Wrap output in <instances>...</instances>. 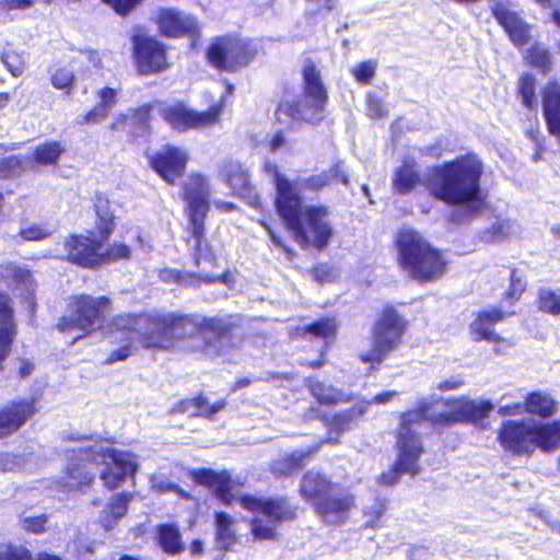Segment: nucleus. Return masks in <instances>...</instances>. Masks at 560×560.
<instances>
[{"label":"nucleus","instance_id":"1","mask_svg":"<svg viewBox=\"0 0 560 560\" xmlns=\"http://www.w3.org/2000/svg\"><path fill=\"white\" fill-rule=\"evenodd\" d=\"M448 408L445 412L429 415L430 404L421 400L416 407L399 413V423L395 434L397 456L389 468L380 474L377 482L394 486L401 475L416 476L421 471L419 460L424 453L420 433L415 425L429 422L434 429L452 427L456 423H470L481 429L487 427V419L494 406L490 400L476 401L466 396L451 397L443 400Z\"/></svg>","mask_w":560,"mask_h":560},{"label":"nucleus","instance_id":"2","mask_svg":"<svg viewBox=\"0 0 560 560\" xmlns=\"http://www.w3.org/2000/svg\"><path fill=\"white\" fill-rule=\"evenodd\" d=\"M482 174V162L474 154H464L430 167L424 184L434 198L464 206L452 210L447 218L460 225L477 218L487 206L480 185Z\"/></svg>","mask_w":560,"mask_h":560},{"label":"nucleus","instance_id":"3","mask_svg":"<svg viewBox=\"0 0 560 560\" xmlns=\"http://www.w3.org/2000/svg\"><path fill=\"white\" fill-rule=\"evenodd\" d=\"M170 315H120L108 325L107 339L113 350L106 358V364L124 361L133 355L137 346L144 348H168L172 346L170 336Z\"/></svg>","mask_w":560,"mask_h":560},{"label":"nucleus","instance_id":"4","mask_svg":"<svg viewBox=\"0 0 560 560\" xmlns=\"http://www.w3.org/2000/svg\"><path fill=\"white\" fill-rule=\"evenodd\" d=\"M296 189L285 186L282 176V221L293 240L303 248H327L335 234L326 205H302Z\"/></svg>","mask_w":560,"mask_h":560},{"label":"nucleus","instance_id":"5","mask_svg":"<svg viewBox=\"0 0 560 560\" xmlns=\"http://www.w3.org/2000/svg\"><path fill=\"white\" fill-rule=\"evenodd\" d=\"M394 246L399 269L418 284L436 282L448 271L450 260L444 250L412 229L399 231Z\"/></svg>","mask_w":560,"mask_h":560},{"label":"nucleus","instance_id":"6","mask_svg":"<svg viewBox=\"0 0 560 560\" xmlns=\"http://www.w3.org/2000/svg\"><path fill=\"white\" fill-rule=\"evenodd\" d=\"M298 491L318 518L325 523L347 522L357 506L354 493L334 481L323 470H305L300 478Z\"/></svg>","mask_w":560,"mask_h":560},{"label":"nucleus","instance_id":"7","mask_svg":"<svg viewBox=\"0 0 560 560\" xmlns=\"http://www.w3.org/2000/svg\"><path fill=\"white\" fill-rule=\"evenodd\" d=\"M409 326V320L396 304L385 303L382 306L371 327L370 348L358 357L360 362L369 365L368 373L378 371L390 353L400 347Z\"/></svg>","mask_w":560,"mask_h":560},{"label":"nucleus","instance_id":"8","mask_svg":"<svg viewBox=\"0 0 560 560\" xmlns=\"http://www.w3.org/2000/svg\"><path fill=\"white\" fill-rule=\"evenodd\" d=\"M170 336L172 346L175 341L189 339L186 349L200 351L208 357H217L226 350L231 341V331L228 323L220 318H205L197 323L186 315H172Z\"/></svg>","mask_w":560,"mask_h":560},{"label":"nucleus","instance_id":"9","mask_svg":"<svg viewBox=\"0 0 560 560\" xmlns=\"http://www.w3.org/2000/svg\"><path fill=\"white\" fill-rule=\"evenodd\" d=\"M211 187L207 178L200 174H192L184 185V198L187 202L189 218L188 244L192 249L195 264L200 267L215 266V258L208 246L205 235V218L209 211Z\"/></svg>","mask_w":560,"mask_h":560},{"label":"nucleus","instance_id":"10","mask_svg":"<svg viewBox=\"0 0 560 560\" xmlns=\"http://www.w3.org/2000/svg\"><path fill=\"white\" fill-rule=\"evenodd\" d=\"M109 305L110 301L106 296H72L68 303L70 313L59 319L57 328L66 335L75 332L70 340L72 345L100 327L103 314L108 311Z\"/></svg>","mask_w":560,"mask_h":560},{"label":"nucleus","instance_id":"11","mask_svg":"<svg viewBox=\"0 0 560 560\" xmlns=\"http://www.w3.org/2000/svg\"><path fill=\"white\" fill-rule=\"evenodd\" d=\"M302 95L304 102L295 100L288 104L285 113L294 119L318 122L328 103V92L322 81L320 71L312 59H306L302 68Z\"/></svg>","mask_w":560,"mask_h":560},{"label":"nucleus","instance_id":"12","mask_svg":"<svg viewBox=\"0 0 560 560\" xmlns=\"http://www.w3.org/2000/svg\"><path fill=\"white\" fill-rule=\"evenodd\" d=\"M225 104L221 100L206 112H197L184 103L163 106L160 109L162 118L175 130L201 129L220 122Z\"/></svg>","mask_w":560,"mask_h":560},{"label":"nucleus","instance_id":"13","mask_svg":"<svg viewBox=\"0 0 560 560\" xmlns=\"http://www.w3.org/2000/svg\"><path fill=\"white\" fill-rule=\"evenodd\" d=\"M94 445L79 446L68 451L70 463L66 467L63 475L52 481L51 489L68 493L80 490L89 486L94 478V474L88 469L89 460L96 462Z\"/></svg>","mask_w":560,"mask_h":560},{"label":"nucleus","instance_id":"14","mask_svg":"<svg viewBox=\"0 0 560 560\" xmlns=\"http://www.w3.org/2000/svg\"><path fill=\"white\" fill-rule=\"evenodd\" d=\"M255 50L244 39L222 37L207 50L208 61L217 69L236 71L246 67L254 58Z\"/></svg>","mask_w":560,"mask_h":560},{"label":"nucleus","instance_id":"15","mask_svg":"<svg viewBox=\"0 0 560 560\" xmlns=\"http://www.w3.org/2000/svg\"><path fill=\"white\" fill-rule=\"evenodd\" d=\"M238 502L254 516L252 520L253 535L259 539L272 538L279 524V503L265 497L249 494L240 497Z\"/></svg>","mask_w":560,"mask_h":560},{"label":"nucleus","instance_id":"16","mask_svg":"<svg viewBox=\"0 0 560 560\" xmlns=\"http://www.w3.org/2000/svg\"><path fill=\"white\" fill-rule=\"evenodd\" d=\"M532 421L525 419L503 420L497 430V442L505 454L529 457L534 454Z\"/></svg>","mask_w":560,"mask_h":560},{"label":"nucleus","instance_id":"17","mask_svg":"<svg viewBox=\"0 0 560 560\" xmlns=\"http://www.w3.org/2000/svg\"><path fill=\"white\" fill-rule=\"evenodd\" d=\"M95 457H102L105 467L100 472L104 486L108 489L117 488L128 475H135L138 462L133 454L95 444Z\"/></svg>","mask_w":560,"mask_h":560},{"label":"nucleus","instance_id":"18","mask_svg":"<svg viewBox=\"0 0 560 560\" xmlns=\"http://www.w3.org/2000/svg\"><path fill=\"white\" fill-rule=\"evenodd\" d=\"M490 11L515 47L522 48L530 43L532 25L514 9L510 0H494Z\"/></svg>","mask_w":560,"mask_h":560},{"label":"nucleus","instance_id":"19","mask_svg":"<svg viewBox=\"0 0 560 560\" xmlns=\"http://www.w3.org/2000/svg\"><path fill=\"white\" fill-rule=\"evenodd\" d=\"M188 159L185 149L165 145L150 158V165L165 182L174 184L183 176Z\"/></svg>","mask_w":560,"mask_h":560},{"label":"nucleus","instance_id":"20","mask_svg":"<svg viewBox=\"0 0 560 560\" xmlns=\"http://www.w3.org/2000/svg\"><path fill=\"white\" fill-rule=\"evenodd\" d=\"M220 177L230 186L232 192L244 198L248 205L261 208V202L255 189L250 186L247 170L236 161H228L220 167Z\"/></svg>","mask_w":560,"mask_h":560},{"label":"nucleus","instance_id":"21","mask_svg":"<svg viewBox=\"0 0 560 560\" xmlns=\"http://www.w3.org/2000/svg\"><path fill=\"white\" fill-rule=\"evenodd\" d=\"M514 314L515 312L503 311L500 307L478 311L469 325L471 339L476 342L483 340L493 343L504 342V338L497 334L493 327Z\"/></svg>","mask_w":560,"mask_h":560},{"label":"nucleus","instance_id":"22","mask_svg":"<svg viewBox=\"0 0 560 560\" xmlns=\"http://www.w3.org/2000/svg\"><path fill=\"white\" fill-rule=\"evenodd\" d=\"M65 248L68 259L83 267H95L103 257V244L85 236H71L67 240Z\"/></svg>","mask_w":560,"mask_h":560},{"label":"nucleus","instance_id":"23","mask_svg":"<svg viewBox=\"0 0 560 560\" xmlns=\"http://www.w3.org/2000/svg\"><path fill=\"white\" fill-rule=\"evenodd\" d=\"M156 21L161 33L168 37L194 36L199 31L194 16L175 9H160Z\"/></svg>","mask_w":560,"mask_h":560},{"label":"nucleus","instance_id":"24","mask_svg":"<svg viewBox=\"0 0 560 560\" xmlns=\"http://www.w3.org/2000/svg\"><path fill=\"white\" fill-rule=\"evenodd\" d=\"M364 413V408L350 407L349 409L342 410L335 415H328L326 412H317L316 418L323 422L328 432V438L320 440L319 442L338 444L340 442L339 436L351 429V425Z\"/></svg>","mask_w":560,"mask_h":560},{"label":"nucleus","instance_id":"25","mask_svg":"<svg viewBox=\"0 0 560 560\" xmlns=\"http://www.w3.org/2000/svg\"><path fill=\"white\" fill-rule=\"evenodd\" d=\"M136 60L142 74L160 72L166 68L165 49L161 43L152 38L137 43Z\"/></svg>","mask_w":560,"mask_h":560},{"label":"nucleus","instance_id":"26","mask_svg":"<svg viewBox=\"0 0 560 560\" xmlns=\"http://www.w3.org/2000/svg\"><path fill=\"white\" fill-rule=\"evenodd\" d=\"M0 279L8 288L15 290L21 298L34 306L35 281L30 270L12 262L0 265Z\"/></svg>","mask_w":560,"mask_h":560},{"label":"nucleus","instance_id":"27","mask_svg":"<svg viewBox=\"0 0 560 560\" xmlns=\"http://www.w3.org/2000/svg\"><path fill=\"white\" fill-rule=\"evenodd\" d=\"M16 332L12 300L8 294L0 293V370L11 353Z\"/></svg>","mask_w":560,"mask_h":560},{"label":"nucleus","instance_id":"28","mask_svg":"<svg viewBox=\"0 0 560 560\" xmlns=\"http://www.w3.org/2000/svg\"><path fill=\"white\" fill-rule=\"evenodd\" d=\"M542 114L550 135L560 139V83L549 80L541 90Z\"/></svg>","mask_w":560,"mask_h":560},{"label":"nucleus","instance_id":"29","mask_svg":"<svg viewBox=\"0 0 560 560\" xmlns=\"http://www.w3.org/2000/svg\"><path fill=\"white\" fill-rule=\"evenodd\" d=\"M194 479L214 490L218 499L224 504H231L235 497L232 493L235 482L228 471L217 472L211 469H201L194 472Z\"/></svg>","mask_w":560,"mask_h":560},{"label":"nucleus","instance_id":"30","mask_svg":"<svg viewBox=\"0 0 560 560\" xmlns=\"http://www.w3.org/2000/svg\"><path fill=\"white\" fill-rule=\"evenodd\" d=\"M35 399H23L0 410V436L18 430L35 412Z\"/></svg>","mask_w":560,"mask_h":560},{"label":"nucleus","instance_id":"31","mask_svg":"<svg viewBox=\"0 0 560 560\" xmlns=\"http://www.w3.org/2000/svg\"><path fill=\"white\" fill-rule=\"evenodd\" d=\"M534 452L539 448L551 453L560 447V419L552 421H532Z\"/></svg>","mask_w":560,"mask_h":560},{"label":"nucleus","instance_id":"32","mask_svg":"<svg viewBox=\"0 0 560 560\" xmlns=\"http://www.w3.org/2000/svg\"><path fill=\"white\" fill-rule=\"evenodd\" d=\"M337 327L334 317L322 316L310 324L291 328L288 335L291 339L306 338L310 335L316 339L331 340L337 335Z\"/></svg>","mask_w":560,"mask_h":560},{"label":"nucleus","instance_id":"33","mask_svg":"<svg viewBox=\"0 0 560 560\" xmlns=\"http://www.w3.org/2000/svg\"><path fill=\"white\" fill-rule=\"evenodd\" d=\"M422 183L417 163L413 160H404L394 172L392 187L395 192L407 195L412 192Z\"/></svg>","mask_w":560,"mask_h":560},{"label":"nucleus","instance_id":"34","mask_svg":"<svg viewBox=\"0 0 560 560\" xmlns=\"http://www.w3.org/2000/svg\"><path fill=\"white\" fill-rule=\"evenodd\" d=\"M526 415L539 418L549 419L558 411L557 400L547 392L535 389L528 392L524 396Z\"/></svg>","mask_w":560,"mask_h":560},{"label":"nucleus","instance_id":"35","mask_svg":"<svg viewBox=\"0 0 560 560\" xmlns=\"http://www.w3.org/2000/svg\"><path fill=\"white\" fill-rule=\"evenodd\" d=\"M215 547L220 550H228L237 540L235 530V518L225 512H217L214 515Z\"/></svg>","mask_w":560,"mask_h":560},{"label":"nucleus","instance_id":"36","mask_svg":"<svg viewBox=\"0 0 560 560\" xmlns=\"http://www.w3.org/2000/svg\"><path fill=\"white\" fill-rule=\"evenodd\" d=\"M133 499L132 493H119L112 498L106 504L101 516V523L106 530L114 527L127 512L129 502Z\"/></svg>","mask_w":560,"mask_h":560},{"label":"nucleus","instance_id":"37","mask_svg":"<svg viewBox=\"0 0 560 560\" xmlns=\"http://www.w3.org/2000/svg\"><path fill=\"white\" fill-rule=\"evenodd\" d=\"M159 277L163 282L166 283H176L182 287L194 288L199 287L201 284V281L212 280V278L209 277V273L203 270H200L198 273H196L168 268L161 269L159 272Z\"/></svg>","mask_w":560,"mask_h":560},{"label":"nucleus","instance_id":"38","mask_svg":"<svg viewBox=\"0 0 560 560\" xmlns=\"http://www.w3.org/2000/svg\"><path fill=\"white\" fill-rule=\"evenodd\" d=\"M96 228L103 238H107L115 229V215L108 199L96 196L95 200Z\"/></svg>","mask_w":560,"mask_h":560},{"label":"nucleus","instance_id":"39","mask_svg":"<svg viewBox=\"0 0 560 560\" xmlns=\"http://www.w3.org/2000/svg\"><path fill=\"white\" fill-rule=\"evenodd\" d=\"M65 153V148L57 141H48L36 147L32 153V159L39 165H56L60 156Z\"/></svg>","mask_w":560,"mask_h":560},{"label":"nucleus","instance_id":"40","mask_svg":"<svg viewBox=\"0 0 560 560\" xmlns=\"http://www.w3.org/2000/svg\"><path fill=\"white\" fill-rule=\"evenodd\" d=\"M525 60L528 66L537 69L544 74L549 73L552 69V58L550 52L538 43L533 44L526 50Z\"/></svg>","mask_w":560,"mask_h":560},{"label":"nucleus","instance_id":"41","mask_svg":"<svg viewBox=\"0 0 560 560\" xmlns=\"http://www.w3.org/2000/svg\"><path fill=\"white\" fill-rule=\"evenodd\" d=\"M322 445L323 442H318L306 448L295 450L292 453H290L283 459L287 472L291 474L304 468L310 463V460L317 454Z\"/></svg>","mask_w":560,"mask_h":560},{"label":"nucleus","instance_id":"42","mask_svg":"<svg viewBox=\"0 0 560 560\" xmlns=\"http://www.w3.org/2000/svg\"><path fill=\"white\" fill-rule=\"evenodd\" d=\"M527 289V283L523 275L515 267L510 269L509 287L502 294V300L509 305L516 304Z\"/></svg>","mask_w":560,"mask_h":560},{"label":"nucleus","instance_id":"43","mask_svg":"<svg viewBox=\"0 0 560 560\" xmlns=\"http://www.w3.org/2000/svg\"><path fill=\"white\" fill-rule=\"evenodd\" d=\"M536 308L544 314L560 315V293L550 288H539L537 290Z\"/></svg>","mask_w":560,"mask_h":560},{"label":"nucleus","instance_id":"44","mask_svg":"<svg viewBox=\"0 0 560 560\" xmlns=\"http://www.w3.org/2000/svg\"><path fill=\"white\" fill-rule=\"evenodd\" d=\"M159 541L162 549L171 555H177L184 550L180 534L174 525H162L159 528Z\"/></svg>","mask_w":560,"mask_h":560},{"label":"nucleus","instance_id":"45","mask_svg":"<svg viewBox=\"0 0 560 560\" xmlns=\"http://www.w3.org/2000/svg\"><path fill=\"white\" fill-rule=\"evenodd\" d=\"M285 186L290 187L291 189L295 188L296 195L302 200V205H304L303 200V191L305 189H311L314 191L323 189L325 186L329 185V178L326 177V174L323 173L320 175H313L304 179H294L289 180L284 177Z\"/></svg>","mask_w":560,"mask_h":560},{"label":"nucleus","instance_id":"46","mask_svg":"<svg viewBox=\"0 0 560 560\" xmlns=\"http://www.w3.org/2000/svg\"><path fill=\"white\" fill-rule=\"evenodd\" d=\"M517 96L524 107L534 109L536 107V81L529 73H524L518 79Z\"/></svg>","mask_w":560,"mask_h":560},{"label":"nucleus","instance_id":"47","mask_svg":"<svg viewBox=\"0 0 560 560\" xmlns=\"http://www.w3.org/2000/svg\"><path fill=\"white\" fill-rule=\"evenodd\" d=\"M49 73L52 86L58 90H66L69 94L74 82L73 71L68 67L52 66Z\"/></svg>","mask_w":560,"mask_h":560},{"label":"nucleus","instance_id":"48","mask_svg":"<svg viewBox=\"0 0 560 560\" xmlns=\"http://www.w3.org/2000/svg\"><path fill=\"white\" fill-rule=\"evenodd\" d=\"M376 69V60L368 59L352 67L350 72L358 83L368 85L372 82L373 78L375 77Z\"/></svg>","mask_w":560,"mask_h":560},{"label":"nucleus","instance_id":"49","mask_svg":"<svg viewBox=\"0 0 560 560\" xmlns=\"http://www.w3.org/2000/svg\"><path fill=\"white\" fill-rule=\"evenodd\" d=\"M191 405L196 409L194 411L195 416L212 418L225 407V400H217L215 402L210 404L206 397L198 396L191 401Z\"/></svg>","mask_w":560,"mask_h":560},{"label":"nucleus","instance_id":"50","mask_svg":"<svg viewBox=\"0 0 560 560\" xmlns=\"http://www.w3.org/2000/svg\"><path fill=\"white\" fill-rule=\"evenodd\" d=\"M386 510L387 499L385 497H376L373 504L363 510V514L369 517L368 525L373 528L378 526Z\"/></svg>","mask_w":560,"mask_h":560},{"label":"nucleus","instance_id":"51","mask_svg":"<svg viewBox=\"0 0 560 560\" xmlns=\"http://www.w3.org/2000/svg\"><path fill=\"white\" fill-rule=\"evenodd\" d=\"M1 60L13 77H20L23 74L26 67L23 54L7 51L2 55Z\"/></svg>","mask_w":560,"mask_h":560},{"label":"nucleus","instance_id":"52","mask_svg":"<svg viewBox=\"0 0 560 560\" xmlns=\"http://www.w3.org/2000/svg\"><path fill=\"white\" fill-rule=\"evenodd\" d=\"M31 552L23 546L0 544V560H30Z\"/></svg>","mask_w":560,"mask_h":560},{"label":"nucleus","instance_id":"53","mask_svg":"<svg viewBox=\"0 0 560 560\" xmlns=\"http://www.w3.org/2000/svg\"><path fill=\"white\" fill-rule=\"evenodd\" d=\"M129 256L130 248L127 245L122 243H115L106 249L103 248V257L101 264L115 261L118 259H126L129 258Z\"/></svg>","mask_w":560,"mask_h":560},{"label":"nucleus","instance_id":"54","mask_svg":"<svg viewBox=\"0 0 560 560\" xmlns=\"http://www.w3.org/2000/svg\"><path fill=\"white\" fill-rule=\"evenodd\" d=\"M265 173L270 176L273 180L276 188V197H275V209L277 213L280 214V174L278 172V165L276 162L267 160L264 165Z\"/></svg>","mask_w":560,"mask_h":560},{"label":"nucleus","instance_id":"55","mask_svg":"<svg viewBox=\"0 0 560 560\" xmlns=\"http://www.w3.org/2000/svg\"><path fill=\"white\" fill-rule=\"evenodd\" d=\"M109 110L96 104L92 109L85 113L80 120L81 125H96L103 122L109 115Z\"/></svg>","mask_w":560,"mask_h":560},{"label":"nucleus","instance_id":"56","mask_svg":"<svg viewBox=\"0 0 560 560\" xmlns=\"http://www.w3.org/2000/svg\"><path fill=\"white\" fill-rule=\"evenodd\" d=\"M150 481L152 488L159 492L175 491L180 497L188 498V494L184 490H182L178 486L173 485L167 478L163 476H152Z\"/></svg>","mask_w":560,"mask_h":560},{"label":"nucleus","instance_id":"57","mask_svg":"<svg viewBox=\"0 0 560 560\" xmlns=\"http://www.w3.org/2000/svg\"><path fill=\"white\" fill-rule=\"evenodd\" d=\"M97 104L104 106L107 110H112L117 103V91L112 88H103L96 92Z\"/></svg>","mask_w":560,"mask_h":560},{"label":"nucleus","instance_id":"58","mask_svg":"<svg viewBox=\"0 0 560 560\" xmlns=\"http://www.w3.org/2000/svg\"><path fill=\"white\" fill-rule=\"evenodd\" d=\"M312 395L316 398V400L320 405H336L338 402V398L334 395H328L324 393V385L320 383H315L310 386Z\"/></svg>","mask_w":560,"mask_h":560},{"label":"nucleus","instance_id":"59","mask_svg":"<svg viewBox=\"0 0 560 560\" xmlns=\"http://www.w3.org/2000/svg\"><path fill=\"white\" fill-rule=\"evenodd\" d=\"M312 395L316 398V400L320 405H336L338 402V398L334 395H328L324 393V385L320 383H315L310 386Z\"/></svg>","mask_w":560,"mask_h":560},{"label":"nucleus","instance_id":"60","mask_svg":"<svg viewBox=\"0 0 560 560\" xmlns=\"http://www.w3.org/2000/svg\"><path fill=\"white\" fill-rule=\"evenodd\" d=\"M498 413L502 417H515L522 416L526 413L525 401L522 402H511L506 405H502L498 408Z\"/></svg>","mask_w":560,"mask_h":560},{"label":"nucleus","instance_id":"61","mask_svg":"<svg viewBox=\"0 0 560 560\" xmlns=\"http://www.w3.org/2000/svg\"><path fill=\"white\" fill-rule=\"evenodd\" d=\"M50 232L40 226H30L21 231V235L26 241H39L46 238Z\"/></svg>","mask_w":560,"mask_h":560},{"label":"nucleus","instance_id":"62","mask_svg":"<svg viewBox=\"0 0 560 560\" xmlns=\"http://www.w3.org/2000/svg\"><path fill=\"white\" fill-rule=\"evenodd\" d=\"M46 521L47 518L45 515L25 517L23 520V527L37 534L44 530Z\"/></svg>","mask_w":560,"mask_h":560},{"label":"nucleus","instance_id":"63","mask_svg":"<svg viewBox=\"0 0 560 560\" xmlns=\"http://www.w3.org/2000/svg\"><path fill=\"white\" fill-rule=\"evenodd\" d=\"M465 384V381L459 375L452 376L451 378L443 380L436 384V389L440 392H450L460 388Z\"/></svg>","mask_w":560,"mask_h":560},{"label":"nucleus","instance_id":"64","mask_svg":"<svg viewBox=\"0 0 560 560\" xmlns=\"http://www.w3.org/2000/svg\"><path fill=\"white\" fill-rule=\"evenodd\" d=\"M326 177L329 178V184L332 182H340L342 184H348V177L340 170L339 165H334L329 171L325 172Z\"/></svg>","mask_w":560,"mask_h":560}]
</instances>
